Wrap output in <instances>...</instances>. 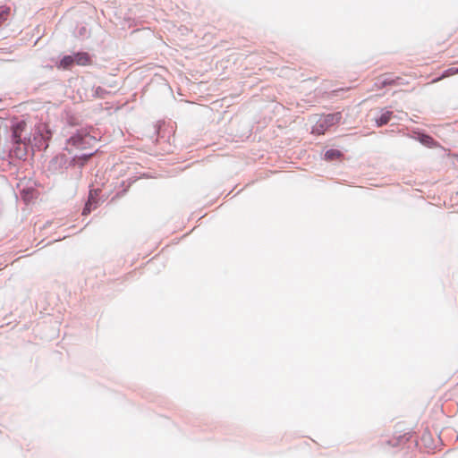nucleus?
<instances>
[{
	"label": "nucleus",
	"mask_w": 458,
	"mask_h": 458,
	"mask_svg": "<svg viewBox=\"0 0 458 458\" xmlns=\"http://www.w3.org/2000/svg\"><path fill=\"white\" fill-rule=\"evenodd\" d=\"M26 129L27 123L25 121L17 122L12 126V138L15 147L11 149V153L19 159H22L27 156V147L29 144L33 143L38 148L45 145V148H47V141L51 138V132L45 123H38L36 126V132L32 139L30 136H23Z\"/></svg>",
	"instance_id": "f257e3e1"
},
{
	"label": "nucleus",
	"mask_w": 458,
	"mask_h": 458,
	"mask_svg": "<svg viewBox=\"0 0 458 458\" xmlns=\"http://www.w3.org/2000/svg\"><path fill=\"white\" fill-rule=\"evenodd\" d=\"M402 79L400 77H392L389 74H385L380 78L379 83H376V87L377 89H382L386 86H394L405 84L404 82L400 81Z\"/></svg>",
	"instance_id": "f03ea898"
},
{
	"label": "nucleus",
	"mask_w": 458,
	"mask_h": 458,
	"mask_svg": "<svg viewBox=\"0 0 458 458\" xmlns=\"http://www.w3.org/2000/svg\"><path fill=\"white\" fill-rule=\"evenodd\" d=\"M74 64L80 66H88L92 64L90 55L86 52H78L73 55Z\"/></svg>",
	"instance_id": "7ed1b4c3"
},
{
	"label": "nucleus",
	"mask_w": 458,
	"mask_h": 458,
	"mask_svg": "<svg viewBox=\"0 0 458 458\" xmlns=\"http://www.w3.org/2000/svg\"><path fill=\"white\" fill-rule=\"evenodd\" d=\"M342 115L340 113L330 114L324 117L323 123L320 125L321 127L325 124L327 127L332 126L340 122Z\"/></svg>",
	"instance_id": "20e7f679"
},
{
	"label": "nucleus",
	"mask_w": 458,
	"mask_h": 458,
	"mask_svg": "<svg viewBox=\"0 0 458 458\" xmlns=\"http://www.w3.org/2000/svg\"><path fill=\"white\" fill-rule=\"evenodd\" d=\"M73 55L64 56L57 64L58 69L70 70L74 65Z\"/></svg>",
	"instance_id": "39448f33"
},
{
	"label": "nucleus",
	"mask_w": 458,
	"mask_h": 458,
	"mask_svg": "<svg viewBox=\"0 0 458 458\" xmlns=\"http://www.w3.org/2000/svg\"><path fill=\"white\" fill-rule=\"evenodd\" d=\"M393 112L391 111H385L379 118L376 119V123L377 126H383L386 124L392 118Z\"/></svg>",
	"instance_id": "423d86ee"
},
{
	"label": "nucleus",
	"mask_w": 458,
	"mask_h": 458,
	"mask_svg": "<svg viewBox=\"0 0 458 458\" xmlns=\"http://www.w3.org/2000/svg\"><path fill=\"white\" fill-rule=\"evenodd\" d=\"M342 156V153L337 149H329L326 152L325 157L327 160L337 159Z\"/></svg>",
	"instance_id": "0eeeda50"
},
{
	"label": "nucleus",
	"mask_w": 458,
	"mask_h": 458,
	"mask_svg": "<svg viewBox=\"0 0 458 458\" xmlns=\"http://www.w3.org/2000/svg\"><path fill=\"white\" fill-rule=\"evenodd\" d=\"M420 141L428 147H434L437 145L434 139L428 135H421L420 137Z\"/></svg>",
	"instance_id": "6e6552de"
},
{
	"label": "nucleus",
	"mask_w": 458,
	"mask_h": 458,
	"mask_svg": "<svg viewBox=\"0 0 458 458\" xmlns=\"http://www.w3.org/2000/svg\"><path fill=\"white\" fill-rule=\"evenodd\" d=\"M9 14H10V8L0 7V25L8 19Z\"/></svg>",
	"instance_id": "1a4fd4ad"
},
{
	"label": "nucleus",
	"mask_w": 458,
	"mask_h": 458,
	"mask_svg": "<svg viewBox=\"0 0 458 458\" xmlns=\"http://www.w3.org/2000/svg\"><path fill=\"white\" fill-rule=\"evenodd\" d=\"M87 137L74 136V137H72L69 140V142L72 143L76 147H79L80 146V142L84 140Z\"/></svg>",
	"instance_id": "9d476101"
},
{
	"label": "nucleus",
	"mask_w": 458,
	"mask_h": 458,
	"mask_svg": "<svg viewBox=\"0 0 458 458\" xmlns=\"http://www.w3.org/2000/svg\"><path fill=\"white\" fill-rule=\"evenodd\" d=\"M93 155L94 153H89L87 155H83L82 157H80L78 158H75L74 160L81 161V165H83Z\"/></svg>",
	"instance_id": "9b49d317"
},
{
	"label": "nucleus",
	"mask_w": 458,
	"mask_h": 458,
	"mask_svg": "<svg viewBox=\"0 0 458 458\" xmlns=\"http://www.w3.org/2000/svg\"><path fill=\"white\" fill-rule=\"evenodd\" d=\"M89 205H90V203H89V202L86 204V206H85V208H84V209H83V211H82V215H83V216H86V215H88V214L90 212Z\"/></svg>",
	"instance_id": "f8f14e48"
},
{
	"label": "nucleus",
	"mask_w": 458,
	"mask_h": 458,
	"mask_svg": "<svg viewBox=\"0 0 458 458\" xmlns=\"http://www.w3.org/2000/svg\"><path fill=\"white\" fill-rule=\"evenodd\" d=\"M453 73H454V72H451V73H447V72H445V74H443L442 78L446 77V76H448L449 74H453Z\"/></svg>",
	"instance_id": "ddd939ff"
},
{
	"label": "nucleus",
	"mask_w": 458,
	"mask_h": 458,
	"mask_svg": "<svg viewBox=\"0 0 458 458\" xmlns=\"http://www.w3.org/2000/svg\"><path fill=\"white\" fill-rule=\"evenodd\" d=\"M440 80H441V78H437V79L434 80L433 81H434V82H437V81H440Z\"/></svg>",
	"instance_id": "4468645a"
}]
</instances>
